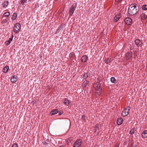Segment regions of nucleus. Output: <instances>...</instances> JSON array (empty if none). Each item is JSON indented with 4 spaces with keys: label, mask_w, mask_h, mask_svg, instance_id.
Segmentation results:
<instances>
[{
    "label": "nucleus",
    "mask_w": 147,
    "mask_h": 147,
    "mask_svg": "<svg viewBox=\"0 0 147 147\" xmlns=\"http://www.w3.org/2000/svg\"><path fill=\"white\" fill-rule=\"evenodd\" d=\"M139 7L136 4H132L129 6L128 9L129 14L131 16H133L136 14L139 11Z\"/></svg>",
    "instance_id": "1"
},
{
    "label": "nucleus",
    "mask_w": 147,
    "mask_h": 147,
    "mask_svg": "<svg viewBox=\"0 0 147 147\" xmlns=\"http://www.w3.org/2000/svg\"><path fill=\"white\" fill-rule=\"evenodd\" d=\"M21 28V24L18 23H17L14 25L13 28V30L15 33H18L20 31Z\"/></svg>",
    "instance_id": "2"
},
{
    "label": "nucleus",
    "mask_w": 147,
    "mask_h": 147,
    "mask_svg": "<svg viewBox=\"0 0 147 147\" xmlns=\"http://www.w3.org/2000/svg\"><path fill=\"white\" fill-rule=\"evenodd\" d=\"M77 5V3H75L73 4L69 8V16H71L73 14L74 11L76 8Z\"/></svg>",
    "instance_id": "3"
},
{
    "label": "nucleus",
    "mask_w": 147,
    "mask_h": 147,
    "mask_svg": "<svg viewBox=\"0 0 147 147\" xmlns=\"http://www.w3.org/2000/svg\"><path fill=\"white\" fill-rule=\"evenodd\" d=\"M101 84H94V87H95L96 90V92L97 93V95H100L101 91V89L100 87Z\"/></svg>",
    "instance_id": "4"
},
{
    "label": "nucleus",
    "mask_w": 147,
    "mask_h": 147,
    "mask_svg": "<svg viewBox=\"0 0 147 147\" xmlns=\"http://www.w3.org/2000/svg\"><path fill=\"white\" fill-rule=\"evenodd\" d=\"M132 52L131 51L128 52L125 54V59L127 61L130 60L132 59Z\"/></svg>",
    "instance_id": "5"
},
{
    "label": "nucleus",
    "mask_w": 147,
    "mask_h": 147,
    "mask_svg": "<svg viewBox=\"0 0 147 147\" xmlns=\"http://www.w3.org/2000/svg\"><path fill=\"white\" fill-rule=\"evenodd\" d=\"M82 140L81 139L77 140L74 144L73 147H80L81 145Z\"/></svg>",
    "instance_id": "6"
},
{
    "label": "nucleus",
    "mask_w": 147,
    "mask_h": 147,
    "mask_svg": "<svg viewBox=\"0 0 147 147\" xmlns=\"http://www.w3.org/2000/svg\"><path fill=\"white\" fill-rule=\"evenodd\" d=\"M132 20L129 18H126L125 19V23L127 25H131L132 23Z\"/></svg>",
    "instance_id": "7"
},
{
    "label": "nucleus",
    "mask_w": 147,
    "mask_h": 147,
    "mask_svg": "<svg viewBox=\"0 0 147 147\" xmlns=\"http://www.w3.org/2000/svg\"><path fill=\"white\" fill-rule=\"evenodd\" d=\"M127 109L126 108L122 113V115L123 116L125 117L129 113V111L130 109L129 107H127Z\"/></svg>",
    "instance_id": "8"
},
{
    "label": "nucleus",
    "mask_w": 147,
    "mask_h": 147,
    "mask_svg": "<svg viewBox=\"0 0 147 147\" xmlns=\"http://www.w3.org/2000/svg\"><path fill=\"white\" fill-rule=\"evenodd\" d=\"M65 26V25L64 24H61L59 27L58 28L57 30L56 33H58L61 31H62L63 29V28Z\"/></svg>",
    "instance_id": "9"
},
{
    "label": "nucleus",
    "mask_w": 147,
    "mask_h": 147,
    "mask_svg": "<svg viewBox=\"0 0 147 147\" xmlns=\"http://www.w3.org/2000/svg\"><path fill=\"white\" fill-rule=\"evenodd\" d=\"M88 57L86 55H84L81 58V61L82 62H86L87 61Z\"/></svg>",
    "instance_id": "10"
},
{
    "label": "nucleus",
    "mask_w": 147,
    "mask_h": 147,
    "mask_svg": "<svg viewBox=\"0 0 147 147\" xmlns=\"http://www.w3.org/2000/svg\"><path fill=\"white\" fill-rule=\"evenodd\" d=\"M17 76H13L11 78L10 81L11 82L15 83L17 81Z\"/></svg>",
    "instance_id": "11"
},
{
    "label": "nucleus",
    "mask_w": 147,
    "mask_h": 147,
    "mask_svg": "<svg viewBox=\"0 0 147 147\" xmlns=\"http://www.w3.org/2000/svg\"><path fill=\"white\" fill-rule=\"evenodd\" d=\"M120 14L118 13L115 16L114 20L115 22H117L120 19Z\"/></svg>",
    "instance_id": "12"
},
{
    "label": "nucleus",
    "mask_w": 147,
    "mask_h": 147,
    "mask_svg": "<svg viewBox=\"0 0 147 147\" xmlns=\"http://www.w3.org/2000/svg\"><path fill=\"white\" fill-rule=\"evenodd\" d=\"M135 44L138 47H139L142 44V42L139 39H136L135 41Z\"/></svg>",
    "instance_id": "13"
},
{
    "label": "nucleus",
    "mask_w": 147,
    "mask_h": 147,
    "mask_svg": "<svg viewBox=\"0 0 147 147\" xmlns=\"http://www.w3.org/2000/svg\"><path fill=\"white\" fill-rule=\"evenodd\" d=\"M58 111L57 109L53 110L50 113V115L51 116L57 113L58 112Z\"/></svg>",
    "instance_id": "14"
},
{
    "label": "nucleus",
    "mask_w": 147,
    "mask_h": 147,
    "mask_svg": "<svg viewBox=\"0 0 147 147\" xmlns=\"http://www.w3.org/2000/svg\"><path fill=\"white\" fill-rule=\"evenodd\" d=\"M9 5V2L7 1H5L2 3V6L3 8H5Z\"/></svg>",
    "instance_id": "15"
},
{
    "label": "nucleus",
    "mask_w": 147,
    "mask_h": 147,
    "mask_svg": "<svg viewBox=\"0 0 147 147\" xmlns=\"http://www.w3.org/2000/svg\"><path fill=\"white\" fill-rule=\"evenodd\" d=\"M70 101L67 98H65L64 99L63 104L65 105H68L70 103Z\"/></svg>",
    "instance_id": "16"
},
{
    "label": "nucleus",
    "mask_w": 147,
    "mask_h": 147,
    "mask_svg": "<svg viewBox=\"0 0 147 147\" xmlns=\"http://www.w3.org/2000/svg\"><path fill=\"white\" fill-rule=\"evenodd\" d=\"M123 123V119L122 118H118L117 121V123L118 125H121Z\"/></svg>",
    "instance_id": "17"
},
{
    "label": "nucleus",
    "mask_w": 147,
    "mask_h": 147,
    "mask_svg": "<svg viewBox=\"0 0 147 147\" xmlns=\"http://www.w3.org/2000/svg\"><path fill=\"white\" fill-rule=\"evenodd\" d=\"M141 19L142 20H145L147 18V16L144 13H142L140 15Z\"/></svg>",
    "instance_id": "18"
},
{
    "label": "nucleus",
    "mask_w": 147,
    "mask_h": 147,
    "mask_svg": "<svg viewBox=\"0 0 147 147\" xmlns=\"http://www.w3.org/2000/svg\"><path fill=\"white\" fill-rule=\"evenodd\" d=\"M27 0H20V1L19 2V3L20 5L22 6L23 5H25V3H27Z\"/></svg>",
    "instance_id": "19"
},
{
    "label": "nucleus",
    "mask_w": 147,
    "mask_h": 147,
    "mask_svg": "<svg viewBox=\"0 0 147 147\" xmlns=\"http://www.w3.org/2000/svg\"><path fill=\"white\" fill-rule=\"evenodd\" d=\"M142 137L143 138H146L147 137V130H145L142 134Z\"/></svg>",
    "instance_id": "20"
},
{
    "label": "nucleus",
    "mask_w": 147,
    "mask_h": 147,
    "mask_svg": "<svg viewBox=\"0 0 147 147\" xmlns=\"http://www.w3.org/2000/svg\"><path fill=\"white\" fill-rule=\"evenodd\" d=\"M9 69V67L8 66H5L3 69V71L5 73H7Z\"/></svg>",
    "instance_id": "21"
},
{
    "label": "nucleus",
    "mask_w": 147,
    "mask_h": 147,
    "mask_svg": "<svg viewBox=\"0 0 147 147\" xmlns=\"http://www.w3.org/2000/svg\"><path fill=\"white\" fill-rule=\"evenodd\" d=\"M90 74L88 73H85L83 76V78L84 79H87L89 76Z\"/></svg>",
    "instance_id": "22"
},
{
    "label": "nucleus",
    "mask_w": 147,
    "mask_h": 147,
    "mask_svg": "<svg viewBox=\"0 0 147 147\" xmlns=\"http://www.w3.org/2000/svg\"><path fill=\"white\" fill-rule=\"evenodd\" d=\"M17 14L16 13H13L12 16L11 18V19L13 20H15L17 18Z\"/></svg>",
    "instance_id": "23"
},
{
    "label": "nucleus",
    "mask_w": 147,
    "mask_h": 147,
    "mask_svg": "<svg viewBox=\"0 0 147 147\" xmlns=\"http://www.w3.org/2000/svg\"><path fill=\"white\" fill-rule=\"evenodd\" d=\"M111 59H109V58H108L107 59H105V63L107 64L109 63H110L111 62Z\"/></svg>",
    "instance_id": "24"
},
{
    "label": "nucleus",
    "mask_w": 147,
    "mask_h": 147,
    "mask_svg": "<svg viewBox=\"0 0 147 147\" xmlns=\"http://www.w3.org/2000/svg\"><path fill=\"white\" fill-rule=\"evenodd\" d=\"M99 125L98 124L96 125L94 127V132H96L97 130H98L99 128Z\"/></svg>",
    "instance_id": "25"
},
{
    "label": "nucleus",
    "mask_w": 147,
    "mask_h": 147,
    "mask_svg": "<svg viewBox=\"0 0 147 147\" xmlns=\"http://www.w3.org/2000/svg\"><path fill=\"white\" fill-rule=\"evenodd\" d=\"M111 81L112 83H115L116 82V80L114 77H112L111 78Z\"/></svg>",
    "instance_id": "26"
},
{
    "label": "nucleus",
    "mask_w": 147,
    "mask_h": 147,
    "mask_svg": "<svg viewBox=\"0 0 147 147\" xmlns=\"http://www.w3.org/2000/svg\"><path fill=\"white\" fill-rule=\"evenodd\" d=\"M73 139L72 138H69L67 140V144H69L71 142V141Z\"/></svg>",
    "instance_id": "27"
},
{
    "label": "nucleus",
    "mask_w": 147,
    "mask_h": 147,
    "mask_svg": "<svg viewBox=\"0 0 147 147\" xmlns=\"http://www.w3.org/2000/svg\"><path fill=\"white\" fill-rule=\"evenodd\" d=\"M142 9L144 10H147V5H144L142 7Z\"/></svg>",
    "instance_id": "28"
},
{
    "label": "nucleus",
    "mask_w": 147,
    "mask_h": 147,
    "mask_svg": "<svg viewBox=\"0 0 147 147\" xmlns=\"http://www.w3.org/2000/svg\"><path fill=\"white\" fill-rule=\"evenodd\" d=\"M43 143L44 145L48 144H50V142L49 140H47L45 142H43Z\"/></svg>",
    "instance_id": "29"
},
{
    "label": "nucleus",
    "mask_w": 147,
    "mask_h": 147,
    "mask_svg": "<svg viewBox=\"0 0 147 147\" xmlns=\"http://www.w3.org/2000/svg\"><path fill=\"white\" fill-rule=\"evenodd\" d=\"M135 128H133V129H131L130 132H129V134H134L135 132Z\"/></svg>",
    "instance_id": "30"
},
{
    "label": "nucleus",
    "mask_w": 147,
    "mask_h": 147,
    "mask_svg": "<svg viewBox=\"0 0 147 147\" xmlns=\"http://www.w3.org/2000/svg\"><path fill=\"white\" fill-rule=\"evenodd\" d=\"M4 15L5 17H8L9 15V13L8 12H6L4 13Z\"/></svg>",
    "instance_id": "31"
},
{
    "label": "nucleus",
    "mask_w": 147,
    "mask_h": 147,
    "mask_svg": "<svg viewBox=\"0 0 147 147\" xmlns=\"http://www.w3.org/2000/svg\"><path fill=\"white\" fill-rule=\"evenodd\" d=\"M88 82V81L87 80H85L84 82L82 85L84 86V87H86V86Z\"/></svg>",
    "instance_id": "32"
},
{
    "label": "nucleus",
    "mask_w": 147,
    "mask_h": 147,
    "mask_svg": "<svg viewBox=\"0 0 147 147\" xmlns=\"http://www.w3.org/2000/svg\"><path fill=\"white\" fill-rule=\"evenodd\" d=\"M74 52L71 53L69 54V57H72L74 56Z\"/></svg>",
    "instance_id": "33"
},
{
    "label": "nucleus",
    "mask_w": 147,
    "mask_h": 147,
    "mask_svg": "<svg viewBox=\"0 0 147 147\" xmlns=\"http://www.w3.org/2000/svg\"><path fill=\"white\" fill-rule=\"evenodd\" d=\"M12 40H13L12 38H9V40L7 41L9 43L8 44H7V45H8L9 44H10L11 41H12Z\"/></svg>",
    "instance_id": "34"
},
{
    "label": "nucleus",
    "mask_w": 147,
    "mask_h": 147,
    "mask_svg": "<svg viewBox=\"0 0 147 147\" xmlns=\"http://www.w3.org/2000/svg\"><path fill=\"white\" fill-rule=\"evenodd\" d=\"M102 80V78L101 77H99L97 80H98V83H99V84L100 82Z\"/></svg>",
    "instance_id": "35"
},
{
    "label": "nucleus",
    "mask_w": 147,
    "mask_h": 147,
    "mask_svg": "<svg viewBox=\"0 0 147 147\" xmlns=\"http://www.w3.org/2000/svg\"><path fill=\"white\" fill-rule=\"evenodd\" d=\"M134 57H135V56H137V51H134Z\"/></svg>",
    "instance_id": "36"
},
{
    "label": "nucleus",
    "mask_w": 147,
    "mask_h": 147,
    "mask_svg": "<svg viewBox=\"0 0 147 147\" xmlns=\"http://www.w3.org/2000/svg\"><path fill=\"white\" fill-rule=\"evenodd\" d=\"M12 147H18V144H13Z\"/></svg>",
    "instance_id": "37"
},
{
    "label": "nucleus",
    "mask_w": 147,
    "mask_h": 147,
    "mask_svg": "<svg viewBox=\"0 0 147 147\" xmlns=\"http://www.w3.org/2000/svg\"><path fill=\"white\" fill-rule=\"evenodd\" d=\"M82 119L84 120H85L86 119L84 115H83L82 117Z\"/></svg>",
    "instance_id": "38"
},
{
    "label": "nucleus",
    "mask_w": 147,
    "mask_h": 147,
    "mask_svg": "<svg viewBox=\"0 0 147 147\" xmlns=\"http://www.w3.org/2000/svg\"><path fill=\"white\" fill-rule=\"evenodd\" d=\"M63 113V112L62 111H60V112L59 113V115H61Z\"/></svg>",
    "instance_id": "39"
},
{
    "label": "nucleus",
    "mask_w": 147,
    "mask_h": 147,
    "mask_svg": "<svg viewBox=\"0 0 147 147\" xmlns=\"http://www.w3.org/2000/svg\"><path fill=\"white\" fill-rule=\"evenodd\" d=\"M122 0H115L117 2H121L122 1Z\"/></svg>",
    "instance_id": "40"
},
{
    "label": "nucleus",
    "mask_w": 147,
    "mask_h": 147,
    "mask_svg": "<svg viewBox=\"0 0 147 147\" xmlns=\"http://www.w3.org/2000/svg\"><path fill=\"white\" fill-rule=\"evenodd\" d=\"M60 147H65V146L64 145H62L60 146Z\"/></svg>",
    "instance_id": "41"
},
{
    "label": "nucleus",
    "mask_w": 147,
    "mask_h": 147,
    "mask_svg": "<svg viewBox=\"0 0 147 147\" xmlns=\"http://www.w3.org/2000/svg\"><path fill=\"white\" fill-rule=\"evenodd\" d=\"M13 36H13V34H12V35H11V38H13Z\"/></svg>",
    "instance_id": "42"
},
{
    "label": "nucleus",
    "mask_w": 147,
    "mask_h": 147,
    "mask_svg": "<svg viewBox=\"0 0 147 147\" xmlns=\"http://www.w3.org/2000/svg\"><path fill=\"white\" fill-rule=\"evenodd\" d=\"M76 62V60H75V63H74L75 64V63Z\"/></svg>",
    "instance_id": "43"
},
{
    "label": "nucleus",
    "mask_w": 147,
    "mask_h": 147,
    "mask_svg": "<svg viewBox=\"0 0 147 147\" xmlns=\"http://www.w3.org/2000/svg\"><path fill=\"white\" fill-rule=\"evenodd\" d=\"M135 147H137V146L136 145V146H135Z\"/></svg>",
    "instance_id": "44"
},
{
    "label": "nucleus",
    "mask_w": 147,
    "mask_h": 147,
    "mask_svg": "<svg viewBox=\"0 0 147 147\" xmlns=\"http://www.w3.org/2000/svg\"><path fill=\"white\" fill-rule=\"evenodd\" d=\"M146 69H147V65H146Z\"/></svg>",
    "instance_id": "45"
},
{
    "label": "nucleus",
    "mask_w": 147,
    "mask_h": 147,
    "mask_svg": "<svg viewBox=\"0 0 147 147\" xmlns=\"http://www.w3.org/2000/svg\"><path fill=\"white\" fill-rule=\"evenodd\" d=\"M55 1H57V0H55Z\"/></svg>",
    "instance_id": "46"
},
{
    "label": "nucleus",
    "mask_w": 147,
    "mask_h": 147,
    "mask_svg": "<svg viewBox=\"0 0 147 147\" xmlns=\"http://www.w3.org/2000/svg\"><path fill=\"white\" fill-rule=\"evenodd\" d=\"M130 147H132V146H131Z\"/></svg>",
    "instance_id": "47"
},
{
    "label": "nucleus",
    "mask_w": 147,
    "mask_h": 147,
    "mask_svg": "<svg viewBox=\"0 0 147 147\" xmlns=\"http://www.w3.org/2000/svg\"><path fill=\"white\" fill-rule=\"evenodd\" d=\"M146 126L147 127V126Z\"/></svg>",
    "instance_id": "48"
}]
</instances>
